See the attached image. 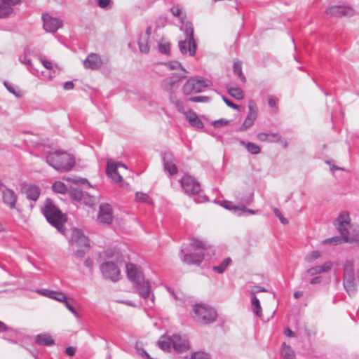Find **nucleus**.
Returning a JSON list of instances; mask_svg holds the SVG:
<instances>
[{"instance_id":"20e7f679","label":"nucleus","mask_w":359,"mask_h":359,"mask_svg":"<svg viewBox=\"0 0 359 359\" xmlns=\"http://www.w3.org/2000/svg\"><path fill=\"white\" fill-rule=\"evenodd\" d=\"M46 162L54 169L60 172L69 171L75 164L74 158L67 152L56 151L49 152Z\"/></svg>"},{"instance_id":"9b49d317","label":"nucleus","mask_w":359,"mask_h":359,"mask_svg":"<svg viewBox=\"0 0 359 359\" xmlns=\"http://www.w3.org/2000/svg\"><path fill=\"white\" fill-rule=\"evenodd\" d=\"M325 13L331 17H350L354 15V10L351 7L333 6L327 8Z\"/></svg>"},{"instance_id":"423d86ee","label":"nucleus","mask_w":359,"mask_h":359,"mask_svg":"<svg viewBox=\"0 0 359 359\" xmlns=\"http://www.w3.org/2000/svg\"><path fill=\"white\" fill-rule=\"evenodd\" d=\"M184 32L186 39L179 41V48L182 54L185 55L189 52L190 56H194L196 50V43L194 38V27L191 22L184 24Z\"/></svg>"},{"instance_id":"774afa93","label":"nucleus","mask_w":359,"mask_h":359,"mask_svg":"<svg viewBox=\"0 0 359 359\" xmlns=\"http://www.w3.org/2000/svg\"><path fill=\"white\" fill-rule=\"evenodd\" d=\"M140 355H141L144 359H152L150 355L143 348L137 350Z\"/></svg>"},{"instance_id":"f8f14e48","label":"nucleus","mask_w":359,"mask_h":359,"mask_svg":"<svg viewBox=\"0 0 359 359\" xmlns=\"http://www.w3.org/2000/svg\"><path fill=\"white\" fill-rule=\"evenodd\" d=\"M42 20L43 28L46 32H55L62 26V21L59 18H53L48 14H43Z\"/></svg>"},{"instance_id":"864d4df0","label":"nucleus","mask_w":359,"mask_h":359,"mask_svg":"<svg viewBox=\"0 0 359 359\" xmlns=\"http://www.w3.org/2000/svg\"><path fill=\"white\" fill-rule=\"evenodd\" d=\"M5 87L6 88V89L10 92L12 94H13L16 97H20V94L19 92H17L15 91V88L13 87V86L6 81H5L4 83Z\"/></svg>"},{"instance_id":"2f4dec72","label":"nucleus","mask_w":359,"mask_h":359,"mask_svg":"<svg viewBox=\"0 0 359 359\" xmlns=\"http://www.w3.org/2000/svg\"><path fill=\"white\" fill-rule=\"evenodd\" d=\"M251 306L253 313L259 316H262V307L260 302L256 296L251 297Z\"/></svg>"},{"instance_id":"0e129e2a","label":"nucleus","mask_w":359,"mask_h":359,"mask_svg":"<svg viewBox=\"0 0 359 359\" xmlns=\"http://www.w3.org/2000/svg\"><path fill=\"white\" fill-rule=\"evenodd\" d=\"M170 11L172 14L175 16L178 17L181 14V8L179 6H173L170 8Z\"/></svg>"},{"instance_id":"603ef678","label":"nucleus","mask_w":359,"mask_h":359,"mask_svg":"<svg viewBox=\"0 0 359 359\" xmlns=\"http://www.w3.org/2000/svg\"><path fill=\"white\" fill-rule=\"evenodd\" d=\"M191 359H210V357L206 353L196 352L192 355Z\"/></svg>"},{"instance_id":"37998d69","label":"nucleus","mask_w":359,"mask_h":359,"mask_svg":"<svg viewBox=\"0 0 359 359\" xmlns=\"http://www.w3.org/2000/svg\"><path fill=\"white\" fill-rule=\"evenodd\" d=\"M320 252L318 250H314V251H312L311 253L308 254L305 257V260L307 262L311 263V262H313L316 259H318V257H320Z\"/></svg>"},{"instance_id":"49530a36","label":"nucleus","mask_w":359,"mask_h":359,"mask_svg":"<svg viewBox=\"0 0 359 359\" xmlns=\"http://www.w3.org/2000/svg\"><path fill=\"white\" fill-rule=\"evenodd\" d=\"M189 100L194 102H207L210 100L208 96H194L189 98Z\"/></svg>"},{"instance_id":"f03ea898","label":"nucleus","mask_w":359,"mask_h":359,"mask_svg":"<svg viewBox=\"0 0 359 359\" xmlns=\"http://www.w3.org/2000/svg\"><path fill=\"white\" fill-rule=\"evenodd\" d=\"M334 225L341 234V236H335L325 239L324 244L338 245L342 243H351L354 239L348 236V228L351 226L350 217L348 212H341L334 222Z\"/></svg>"},{"instance_id":"72a5a7b5","label":"nucleus","mask_w":359,"mask_h":359,"mask_svg":"<svg viewBox=\"0 0 359 359\" xmlns=\"http://www.w3.org/2000/svg\"><path fill=\"white\" fill-rule=\"evenodd\" d=\"M229 94L236 100H242L243 98V93L240 88L228 87Z\"/></svg>"},{"instance_id":"79ce46f5","label":"nucleus","mask_w":359,"mask_h":359,"mask_svg":"<svg viewBox=\"0 0 359 359\" xmlns=\"http://www.w3.org/2000/svg\"><path fill=\"white\" fill-rule=\"evenodd\" d=\"M164 65L171 70L181 69L184 72H187L186 69H184L182 65L177 61H171L164 63Z\"/></svg>"},{"instance_id":"4be33fe9","label":"nucleus","mask_w":359,"mask_h":359,"mask_svg":"<svg viewBox=\"0 0 359 359\" xmlns=\"http://www.w3.org/2000/svg\"><path fill=\"white\" fill-rule=\"evenodd\" d=\"M24 192L27 198L36 201L40 196V189L35 185H27L24 187Z\"/></svg>"},{"instance_id":"a19ab883","label":"nucleus","mask_w":359,"mask_h":359,"mask_svg":"<svg viewBox=\"0 0 359 359\" xmlns=\"http://www.w3.org/2000/svg\"><path fill=\"white\" fill-rule=\"evenodd\" d=\"M52 294L50 299H55L59 302L63 303L65 300H67V296L62 292L53 291V293Z\"/></svg>"},{"instance_id":"4c0bfd02","label":"nucleus","mask_w":359,"mask_h":359,"mask_svg":"<svg viewBox=\"0 0 359 359\" xmlns=\"http://www.w3.org/2000/svg\"><path fill=\"white\" fill-rule=\"evenodd\" d=\"M224 208H226V209H229V210L233 209L236 212L241 211L243 213L248 212L251 215H255L257 213L256 211L251 210V209H248V208H245L244 205L231 206L229 205H225Z\"/></svg>"},{"instance_id":"c9c22d12","label":"nucleus","mask_w":359,"mask_h":359,"mask_svg":"<svg viewBox=\"0 0 359 359\" xmlns=\"http://www.w3.org/2000/svg\"><path fill=\"white\" fill-rule=\"evenodd\" d=\"M231 262V259L230 258H226L223 260V262L218 266H215L213 267V271L218 273H222L224 272L227 266L230 264Z\"/></svg>"},{"instance_id":"6e6d98bb","label":"nucleus","mask_w":359,"mask_h":359,"mask_svg":"<svg viewBox=\"0 0 359 359\" xmlns=\"http://www.w3.org/2000/svg\"><path fill=\"white\" fill-rule=\"evenodd\" d=\"M228 123H229V121L225 120V119H219V120H217V121H213L212 122V126L215 128H219V127L226 126Z\"/></svg>"},{"instance_id":"4d7b16f0","label":"nucleus","mask_w":359,"mask_h":359,"mask_svg":"<svg viewBox=\"0 0 359 359\" xmlns=\"http://www.w3.org/2000/svg\"><path fill=\"white\" fill-rule=\"evenodd\" d=\"M81 202H83L86 205L91 206L94 203V198L92 196H90L89 195L86 194L85 198H83Z\"/></svg>"},{"instance_id":"13d9d810","label":"nucleus","mask_w":359,"mask_h":359,"mask_svg":"<svg viewBox=\"0 0 359 359\" xmlns=\"http://www.w3.org/2000/svg\"><path fill=\"white\" fill-rule=\"evenodd\" d=\"M88 250V249H86L85 248H81V249H78L76 251L75 255L76 257L81 259L85 256Z\"/></svg>"},{"instance_id":"ea45409f","label":"nucleus","mask_w":359,"mask_h":359,"mask_svg":"<svg viewBox=\"0 0 359 359\" xmlns=\"http://www.w3.org/2000/svg\"><path fill=\"white\" fill-rule=\"evenodd\" d=\"M354 277L353 266L351 262H346L344 265V277Z\"/></svg>"},{"instance_id":"9d476101","label":"nucleus","mask_w":359,"mask_h":359,"mask_svg":"<svg viewBox=\"0 0 359 359\" xmlns=\"http://www.w3.org/2000/svg\"><path fill=\"white\" fill-rule=\"evenodd\" d=\"M162 160L164 170L168 172L170 176H173L177 173V160L174 156L172 153L170 151L164 152L162 154Z\"/></svg>"},{"instance_id":"f257e3e1","label":"nucleus","mask_w":359,"mask_h":359,"mask_svg":"<svg viewBox=\"0 0 359 359\" xmlns=\"http://www.w3.org/2000/svg\"><path fill=\"white\" fill-rule=\"evenodd\" d=\"M126 273L128 278L135 283L136 287L138 290L140 295L147 300V306L152 307L154 304V297L152 295L150 297V283L148 280H145L142 271L133 264L128 263L126 265Z\"/></svg>"},{"instance_id":"473e14b6","label":"nucleus","mask_w":359,"mask_h":359,"mask_svg":"<svg viewBox=\"0 0 359 359\" xmlns=\"http://www.w3.org/2000/svg\"><path fill=\"white\" fill-rule=\"evenodd\" d=\"M294 351L290 346L283 344L282 349H281V355L283 359H293L292 356H294Z\"/></svg>"},{"instance_id":"f704fd0d","label":"nucleus","mask_w":359,"mask_h":359,"mask_svg":"<svg viewBox=\"0 0 359 359\" xmlns=\"http://www.w3.org/2000/svg\"><path fill=\"white\" fill-rule=\"evenodd\" d=\"M52 189L54 192L59 194H65L67 191V187L65 183L57 181L52 185Z\"/></svg>"},{"instance_id":"7c9ffc66","label":"nucleus","mask_w":359,"mask_h":359,"mask_svg":"<svg viewBox=\"0 0 359 359\" xmlns=\"http://www.w3.org/2000/svg\"><path fill=\"white\" fill-rule=\"evenodd\" d=\"M69 194L72 200L81 202L82 200L85 198L86 193L77 188H72L69 191Z\"/></svg>"},{"instance_id":"8fccbe9b","label":"nucleus","mask_w":359,"mask_h":359,"mask_svg":"<svg viewBox=\"0 0 359 359\" xmlns=\"http://www.w3.org/2000/svg\"><path fill=\"white\" fill-rule=\"evenodd\" d=\"M172 104L175 105L179 112L184 114H186L184 103L180 99L174 102Z\"/></svg>"},{"instance_id":"c85d7f7f","label":"nucleus","mask_w":359,"mask_h":359,"mask_svg":"<svg viewBox=\"0 0 359 359\" xmlns=\"http://www.w3.org/2000/svg\"><path fill=\"white\" fill-rule=\"evenodd\" d=\"M239 143L242 146L245 147L248 151L252 154H258L261 151L260 147L253 142H245L243 140H240Z\"/></svg>"},{"instance_id":"e433bc0d","label":"nucleus","mask_w":359,"mask_h":359,"mask_svg":"<svg viewBox=\"0 0 359 359\" xmlns=\"http://www.w3.org/2000/svg\"><path fill=\"white\" fill-rule=\"evenodd\" d=\"M149 39L141 36L138 40V46L141 53H147L149 50Z\"/></svg>"},{"instance_id":"ddd939ff","label":"nucleus","mask_w":359,"mask_h":359,"mask_svg":"<svg viewBox=\"0 0 359 359\" xmlns=\"http://www.w3.org/2000/svg\"><path fill=\"white\" fill-rule=\"evenodd\" d=\"M97 218L100 222L104 224H109L112 222V209L109 204H100Z\"/></svg>"},{"instance_id":"4468645a","label":"nucleus","mask_w":359,"mask_h":359,"mask_svg":"<svg viewBox=\"0 0 359 359\" xmlns=\"http://www.w3.org/2000/svg\"><path fill=\"white\" fill-rule=\"evenodd\" d=\"M248 108H249V112H248L247 117L245 118L243 125L240 127L239 131H245L247 129H248L249 128H250L253 125L255 121L257 118V109H256L255 105L253 103V102H251V101L250 102Z\"/></svg>"},{"instance_id":"6ab92c4d","label":"nucleus","mask_w":359,"mask_h":359,"mask_svg":"<svg viewBox=\"0 0 359 359\" xmlns=\"http://www.w3.org/2000/svg\"><path fill=\"white\" fill-rule=\"evenodd\" d=\"M204 259V255L202 252L185 254L182 261L187 264H200Z\"/></svg>"},{"instance_id":"1a4fd4ad","label":"nucleus","mask_w":359,"mask_h":359,"mask_svg":"<svg viewBox=\"0 0 359 359\" xmlns=\"http://www.w3.org/2000/svg\"><path fill=\"white\" fill-rule=\"evenodd\" d=\"M100 271L105 278L116 282L120 279L121 272L112 262H106L101 264Z\"/></svg>"},{"instance_id":"dca6fc26","label":"nucleus","mask_w":359,"mask_h":359,"mask_svg":"<svg viewBox=\"0 0 359 359\" xmlns=\"http://www.w3.org/2000/svg\"><path fill=\"white\" fill-rule=\"evenodd\" d=\"M172 347L177 353H182L189 348L188 341L179 334L172 335Z\"/></svg>"},{"instance_id":"052dcab7","label":"nucleus","mask_w":359,"mask_h":359,"mask_svg":"<svg viewBox=\"0 0 359 359\" xmlns=\"http://www.w3.org/2000/svg\"><path fill=\"white\" fill-rule=\"evenodd\" d=\"M41 62L43 67L46 68L47 69H53V64L50 61L47 60L44 58H41Z\"/></svg>"},{"instance_id":"3c124183","label":"nucleus","mask_w":359,"mask_h":359,"mask_svg":"<svg viewBox=\"0 0 359 359\" xmlns=\"http://www.w3.org/2000/svg\"><path fill=\"white\" fill-rule=\"evenodd\" d=\"M267 290L261 286L254 285L250 290V297L256 296V293L261 292H266Z\"/></svg>"},{"instance_id":"5701e85b","label":"nucleus","mask_w":359,"mask_h":359,"mask_svg":"<svg viewBox=\"0 0 359 359\" xmlns=\"http://www.w3.org/2000/svg\"><path fill=\"white\" fill-rule=\"evenodd\" d=\"M257 137L262 142H276L281 141V137L278 133H259L257 135Z\"/></svg>"},{"instance_id":"a878e982","label":"nucleus","mask_w":359,"mask_h":359,"mask_svg":"<svg viewBox=\"0 0 359 359\" xmlns=\"http://www.w3.org/2000/svg\"><path fill=\"white\" fill-rule=\"evenodd\" d=\"M354 280V277H344V287L349 295L355 294L356 291Z\"/></svg>"},{"instance_id":"c03bdc74","label":"nucleus","mask_w":359,"mask_h":359,"mask_svg":"<svg viewBox=\"0 0 359 359\" xmlns=\"http://www.w3.org/2000/svg\"><path fill=\"white\" fill-rule=\"evenodd\" d=\"M136 200L140 202L151 203V201L149 196L144 193L137 192L135 195Z\"/></svg>"},{"instance_id":"5fc2aeb1","label":"nucleus","mask_w":359,"mask_h":359,"mask_svg":"<svg viewBox=\"0 0 359 359\" xmlns=\"http://www.w3.org/2000/svg\"><path fill=\"white\" fill-rule=\"evenodd\" d=\"M273 212L275 215L279 218L282 224H286L288 223V220L282 215L280 211L278 208H274Z\"/></svg>"},{"instance_id":"bf43d9fd","label":"nucleus","mask_w":359,"mask_h":359,"mask_svg":"<svg viewBox=\"0 0 359 359\" xmlns=\"http://www.w3.org/2000/svg\"><path fill=\"white\" fill-rule=\"evenodd\" d=\"M222 100L226 103V104L233 109H237L238 108V106L236 104H234L233 102L227 99L226 97L222 96Z\"/></svg>"},{"instance_id":"a211bd4d","label":"nucleus","mask_w":359,"mask_h":359,"mask_svg":"<svg viewBox=\"0 0 359 359\" xmlns=\"http://www.w3.org/2000/svg\"><path fill=\"white\" fill-rule=\"evenodd\" d=\"M2 194L4 203L10 208H14L17 200V196L15 192L10 189H6L3 191Z\"/></svg>"},{"instance_id":"b1692460","label":"nucleus","mask_w":359,"mask_h":359,"mask_svg":"<svg viewBox=\"0 0 359 359\" xmlns=\"http://www.w3.org/2000/svg\"><path fill=\"white\" fill-rule=\"evenodd\" d=\"M185 115L187 120L191 126L199 129L203 128V122L194 111H190L186 113Z\"/></svg>"},{"instance_id":"6e6552de","label":"nucleus","mask_w":359,"mask_h":359,"mask_svg":"<svg viewBox=\"0 0 359 359\" xmlns=\"http://www.w3.org/2000/svg\"><path fill=\"white\" fill-rule=\"evenodd\" d=\"M179 182L184 193L187 195L195 196L199 194L201 191L199 182L190 175H184Z\"/></svg>"},{"instance_id":"e2e57ef3","label":"nucleus","mask_w":359,"mask_h":359,"mask_svg":"<svg viewBox=\"0 0 359 359\" xmlns=\"http://www.w3.org/2000/svg\"><path fill=\"white\" fill-rule=\"evenodd\" d=\"M53 291L54 290H39L37 291V292L39 294H41L45 296V297L50 298V296H52V294H53L50 293H53Z\"/></svg>"},{"instance_id":"bb28decb","label":"nucleus","mask_w":359,"mask_h":359,"mask_svg":"<svg viewBox=\"0 0 359 359\" xmlns=\"http://www.w3.org/2000/svg\"><path fill=\"white\" fill-rule=\"evenodd\" d=\"M35 342L40 345L51 346L55 344L51 336L48 334H40L36 337Z\"/></svg>"},{"instance_id":"58836bf2","label":"nucleus","mask_w":359,"mask_h":359,"mask_svg":"<svg viewBox=\"0 0 359 359\" xmlns=\"http://www.w3.org/2000/svg\"><path fill=\"white\" fill-rule=\"evenodd\" d=\"M233 72L235 74H236L239 78L241 79V81L245 82L246 79L245 76L243 74L242 72V67L241 63L239 62H234L233 64Z\"/></svg>"},{"instance_id":"69168bd1","label":"nucleus","mask_w":359,"mask_h":359,"mask_svg":"<svg viewBox=\"0 0 359 359\" xmlns=\"http://www.w3.org/2000/svg\"><path fill=\"white\" fill-rule=\"evenodd\" d=\"M169 93V100L170 102L172 104L174 102L179 100L177 98L176 93L172 90H170V91H168Z\"/></svg>"},{"instance_id":"7ed1b4c3","label":"nucleus","mask_w":359,"mask_h":359,"mask_svg":"<svg viewBox=\"0 0 359 359\" xmlns=\"http://www.w3.org/2000/svg\"><path fill=\"white\" fill-rule=\"evenodd\" d=\"M41 211L48 222L55 226L60 232L62 233L66 217L50 199L47 198L46 200Z\"/></svg>"},{"instance_id":"412c9836","label":"nucleus","mask_w":359,"mask_h":359,"mask_svg":"<svg viewBox=\"0 0 359 359\" xmlns=\"http://www.w3.org/2000/svg\"><path fill=\"white\" fill-rule=\"evenodd\" d=\"M332 263L330 262H326L321 266H316L309 269L306 272V275L314 276L316 274L327 272L330 270L332 267Z\"/></svg>"},{"instance_id":"cd10ccee","label":"nucleus","mask_w":359,"mask_h":359,"mask_svg":"<svg viewBox=\"0 0 359 359\" xmlns=\"http://www.w3.org/2000/svg\"><path fill=\"white\" fill-rule=\"evenodd\" d=\"M13 11V6L11 4L4 0H0V18H6Z\"/></svg>"},{"instance_id":"de8ad7c7","label":"nucleus","mask_w":359,"mask_h":359,"mask_svg":"<svg viewBox=\"0 0 359 359\" xmlns=\"http://www.w3.org/2000/svg\"><path fill=\"white\" fill-rule=\"evenodd\" d=\"M74 246L78 248H85L86 249H89L90 243L88 238L85 236V241H83V239H79L78 243H75Z\"/></svg>"},{"instance_id":"0eeeda50","label":"nucleus","mask_w":359,"mask_h":359,"mask_svg":"<svg viewBox=\"0 0 359 359\" xmlns=\"http://www.w3.org/2000/svg\"><path fill=\"white\" fill-rule=\"evenodd\" d=\"M212 84L211 81L199 76H194L189 79L182 87V93L185 95L192 93H198L203 91L204 88Z\"/></svg>"},{"instance_id":"39448f33","label":"nucleus","mask_w":359,"mask_h":359,"mask_svg":"<svg viewBox=\"0 0 359 359\" xmlns=\"http://www.w3.org/2000/svg\"><path fill=\"white\" fill-rule=\"evenodd\" d=\"M194 319L202 324H210L215 321L217 312L215 310L204 304H196L193 306Z\"/></svg>"},{"instance_id":"c756f323","label":"nucleus","mask_w":359,"mask_h":359,"mask_svg":"<svg viewBox=\"0 0 359 359\" xmlns=\"http://www.w3.org/2000/svg\"><path fill=\"white\" fill-rule=\"evenodd\" d=\"M79 239H83V241H85V235L80 229L76 228L72 229L69 243L72 245H74L75 243L79 242Z\"/></svg>"},{"instance_id":"680f3d73","label":"nucleus","mask_w":359,"mask_h":359,"mask_svg":"<svg viewBox=\"0 0 359 359\" xmlns=\"http://www.w3.org/2000/svg\"><path fill=\"white\" fill-rule=\"evenodd\" d=\"M97 2V5L102 8H105L110 4L111 0H96Z\"/></svg>"},{"instance_id":"2eb2a0df","label":"nucleus","mask_w":359,"mask_h":359,"mask_svg":"<svg viewBox=\"0 0 359 359\" xmlns=\"http://www.w3.org/2000/svg\"><path fill=\"white\" fill-rule=\"evenodd\" d=\"M83 65L86 69L96 70L102 67L103 61L99 55L90 53L83 60Z\"/></svg>"},{"instance_id":"a18cd8bd","label":"nucleus","mask_w":359,"mask_h":359,"mask_svg":"<svg viewBox=\"0 0 359 359\" xmlns=\"http://www.w3.org/2000/svg\"><path fill=\"white\" fill-rule=\"evenodd\" d=\"M191 245L196 249H206L207 245L205 243L198 239H193L191 243Z\"/></svg>"},{"instance_id":"393cba45","label":"nucleus","mask_w":359,"mask_h":359,"mask_svg":"<svg viewBox=\"0 0 359 359\" xmlns=\"http://www.w3.org/2000/svg\"><path fill=\"white\" fill-rule=\"evenodd\" d=\"M158 347L164 351L170 352L172 347V336L163 335L157 342Z\"/></svg>"},{"instance_id":"aec40b11","label":"nucleus","mask_w":359,"mask_h":359,"mask_svg":"<svg viewBox=\"0 0 359 359\" xmlns=\"http://www.w3.org/2000/svg\"><path fill=\"white\" fill-rule=\"evenodd\" d=\"M185 77V75H174L170 78L164 79L162 83L163 89L166 91H170V90H172L175 85Z\"/></svg>"},{"instance_id":"338daca9","label":"nucleus","mask_w":359,"mask_h":359,"mask_svg":"<svg viewBox=\"0 0 359 359\" xmlns=\"http://www.w3.org/2000/svg\"><path fill=\"white\" fill-rule=\"evenodd\" d=\"M65 353L69 356H73V355H74V354L76 353V348H74L73 346H69L66 348Z\"/></svg>"},{"instance_id":"09e8293b","label":"nucleus","mask_w":359,"mask_h":359,"mask_svg":"<svg viewBox=\"0 0 359 359\" xmlns=\"http://www.w3.org/2000/svg\"><path fill=\"white\" fill-rule=\"evenodd\" d=\"M158 50L160 53L163 54H169L170 53V43H160L158 44Z\"/></svg>"},{"instance_id":"f3484780","label":"nucleus","mask_w":359,"mask_h":359,"mask_svg":"<svg viewBox=\"0 0 359 359\" xmlns=\"http://www.w3.org/2000/svg\"><path fill=\"white\" fill-rule=\"evenodd\" d=\"M118 167L126 168V165L121 163H116L114 162L108 161L106 169L107 175L113 180L117 182H120L122 181V177L117 170Z\"/></svg>"}]
</instances>
